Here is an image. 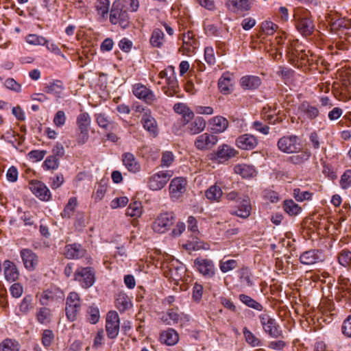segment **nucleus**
Instances as JSON below:
<instances>
[{
  "label": "nucleus",
  "instance_id": "obj_1",
  "mask_svg": "<svg viewBox=\"0 0 351 351\" xmlns=\"http://www.w3.org/2000/svg\"><path fill=\"white\" fill-rule=\"evenodd\" d=\"M293 18L296 28L302 35L308 36L313 32L315 27L308 10L298 8L294 11Z\"/></svg>",
  "mask_w": 351,
  "mask_h": 351
},
{
  "label": "nucleus",
  "instance_id": "obj_2",
  "mask_svg": "<svg viewBox=\"0 0 351 351\" xmlns=\"http://www.w3.org/2000/svg\"><path fill=\"white\" fill-rule=\"evenodd\" d=\"M326 19L332 32L341 37V34L344 33L345 40L348 39V33L346 31L351 28V20L346 17H341V14L336 11H330Z\"/></svg>",
  "mask_w": 351,
  "mask_h": 351
},
{
  "label": "nucleus",
  "instance_id": "obj_3",
  "mask_svg": "<svg viewBox=\"0 0 351 351\" xmlns=\"http://www.w3.org/2000/svg\"><path fill=\"white\" fill-rule=\"evenodd\" d=\"M110 21L113 25H119L123 29L127 28L130 23V16L124 5L120 1H114L112 3L110 14Z\"/></svg>",
  "mask_w": 351,
  "mask_h": 351
},
{
  "label": "nucleus",
  "instance_id": "obj_4",
  "mask_svg": "<svg viewBox=\"0 0 351 351\" xmlns=\"http://www.w3.org/2000/svg\"><path fill=\"white\" fill-rule=\"evenodd\" d=\"M74 280L84 289H88L95 282V271L91 267H80L74 273Z\"/></svg>",
  "mask_w": 351,
  "mask_h": 351
},
{
  "label": "nucleus",
  "instance_id": "obj_5",
  "mask_svg": "<svg viewBox=\"0 0 351 351\" xmlns=\"http://www.w3.org/2000/svg\"><path fill=\"white\" fill-rule=\"evenodd\" d=\"M173 175V171L171 170L160 171L148 178L147 186L152 191L161 190Z\"/></svg>",
  "mask_w": 351,
  "mask_h": 351
},
{
  "label": "nucleus",
  "instance_id": "obj_6",
  "mask_svg": "<svg viewBox=\"0 0 351 351\" xmlns=\"http://www.w3.org/2000/svg\"><path fill=\"white\" fill-rule=\"evenodd\" d=\"M81 310V300L76 292H71L66 298V315L69 320L74 321Z\"/></svg>",
  "mask_w": 351,
  "mask_h": 351
},
{
  "label": "nucleus",
  "instance_id": "obj_7",
  "mask_svg": "<svg viewBox=\"0 0 351 351\" xmlns=\"http://www.w3.org/2000/svg\"><path fill=\"white\" fill-rule=\"evenodd\" d=\"M259 319L264 331L270 337L276 339L282 337V332L275 319L267 313L261 314Z\"/></svg>",
  "mask_w": 351,
  "mask_h": 351
},
{
  "label": "nucleus",
  "instance_id": "obj_8",
  "mask_svg": "<svg viewBox=\"0 0 351 351\" xmlns=\"http://www.w3.org/2000/svg\"><path fill=\"white\" fill-rule=\"evenodd\" d=\"M120 329V319L118 313L115 311H110L106 315V330L109 339H115Z\"/></svg>",
  "mask_w": 351,
  "mask_h": 351
},
{
  "label": "nucleus",
  "instance_id": "obj_9",
  "mask_svg": "<svg viewBox=\"0 0 351 351\" xmlns=\"http://www.w3.org/2000/svg\"><path fill=\"white\" fill-rule=\"evenodd\" d=\"M175 221L173 213H164L160 214L153 223L152 228L154 232L164 233L173 224Z\"/></svg>",
  "mask_w": 351,
  "mask_h": 351
},
{
  "label": "nucleus",
  "instance_id": "obj_10",
  "mask_svg": "<svg viewBox=\"0 0 351 351\" xmlns=\"http://www.w3.org/2000/svg\"><path fill=\"white\" fill-rule=\"evenodd\" d=\"M278 147L285 153H295L300 149L299 138L297 136H285L278 141Z\"/></svg>",
  "mask_w": 351,
  "mask_h": 351
},
{
  "label": "nucleus",
  "instance_id": "obj_11",
  "mask_svg": "<svg viewBox=\"0 0 351 351\" xmlns=\"http://www.w3.org/2000/svg\"><path fill=\"white\" fill-rule=\"evenodd\" d=\"M32 193L39 199L47 202L51 199V192L48 187L41 181L31 180L28 186Z\"/></svg>",
  "mask_w": 351,
  "mask_h": 351
},
{
  "label": "nucleus",
  "instance_id": "obj_12",
  "mask_svg": "<svg viewBox=\"0 0 351 351\" xmlns=\"http://www.w3.org/2000/svg\"><path fill=\"white\" fill-rule=\"evenodd\" d=\"M132 92L137 98L149 105H152L157 100L153 91L142 84H134Z\"/></svg>",
  "mask_w": 351,
  "mask_h": 351
},
{
  "label": "nucleus",
  "instance_id": "obj_13",
  "mask_svg": "<svg viewBox=\"0 0 351 351\" xmlns=\"http://www.w3.org/2000/svg\"><path fill=\"white\" fill-rule=\"evenodd\" d=\"M187 186V180L182 177H177L173 178L169 184V194L171 198L178 199L186 191Z\"/></svg>",
  "mask_w": 351,
  "mask_h": 351
},
{
  "label": "nucleus",
  "instance_id": "obj_14",
  "mask_svg": "<svg viewBox=\"0 0 351 351\" xmlns=\"http://www.w3.org/2000/svg\"><path fill=\"white\" fill-rule=\"evenodd\" d=\"M217 136L204 133L197 137L195 141V146L199 150H207L213 147L217 143Z\"/></svg>",
  "mask_w": 351,
  "mask_h": 351
},
{
  "label": "nucleus",
  "instance_id": "obj_15",
  "mask_svg": "<svg viewBox=\"0 0 351 351\" xmlns=\"http://www.w3.org/2000/svg\"><path fill=\"white\" fill-rule=\"evenodd\" d=\"M144 129L147 131L149 134L156 137L158 136L159 130L156 119L153 117L149 110L145 112L141 121Z\"/></svg>",
  "mask_w": 351,
  "mask_h": 351
},
{
  "label": "nucleus",
  "instance_id": "obj_16",
  "mask_svg": "<svg viewBox=\"0 0 351 351\" xmlns=\"http://www.w3.org/2000/svg\"><path fill=\"white\" fill-rule=\"evenodd\" d=\"M324 260L322 252L311 250L303 252L300 256V261L304 265H313Z\"/></svg>",
  "mask_w": 351,
  "mask_h": 351
},
{
  "label": "nucleus",
  "instance_id": "obj_17",
  "mask_svg": "<svg viewBox=\"0 0 351 351\" xmlns=\"http://www.w3.org/2000/svg\"><path fill=\"white\" fill-rule=\"evenodd\" d=\"M236 145L239 149L251 150L257 146L258 139L254 135L245 134L236 139Z\"/></svg>",
  "mask_w": 351,
  "mask_h": 351
},
{
  "label": "nucleus",
  "instance_id": "obj_18",
  "mask_svg": "<svg viewBox=\"0 0 351 351\" xmlns=\"http://www.w3.org/2000/svg\"><path fill=\"white\" fill-rule=\"evenodd\" d=\"M194 263L198 271L204 276L210 278L215 274V266L211 260L197 258Z\"/></svg>",
  "mask_w": 351,
  "mask_h": 351
},
{
  "label": "nucleus",
  "instance_id": "obj_19",
  "mask_svg": "<svg viewBox=\"0 0 351 351\" xmlns=\"http://www.w3.org/2000/svg\"><path fill=\"white\" fill-rule=\"evenodd\" d=\"M183 123L187 125V132L193 135L199 134L204 131L206 125L205 119L202 117H193L189 121V123L184 121Z\"/></svg>",
  "mask_w": 351,
  "mask_h": 351
},
{
  "label": "nucleus",
  "instance_id": "obj_20",
  "mask_svg": "<svg viewBox=\"0 0 351 351\" xmlns=\"http://www.w3.org/2000/svg\"><path fill=\"white\" fill-rule=\"evenodd\" d=\"M86 250L79 243L66 245L64 248V255L67 258H80L84 256Z\"/></svg>",
  "mask_w": 351,
  "mask_h": 351
},
{
  "label": "nucleus",
  "instance_id": "obj_21",
  "mask_svg": "<svg viewBox=\"0 0 351 351\" xmlns=\"http://www.w3.org/2000/svg\"><path fill=\"white\" fill-rule=\"evenodd\" d=\"M38 256L30 250H23V266L29 271H34L38 265Z\"/></svg>",
  "mask_w": 351,
  "mask_h": 351
},
{
  "label": "nucleus",
  "instance_id": "obj_22",
  "mask_svg": "<svg viewBox=\"0 0 351 351\" xmlns=\"http://www.w3.org/2000/svg\"><path fill=\"white\" fill-rule=\"evenodd\" d=\"M261 84V80L258 76L245 75L241 78L240 85L244 90H254Z\"/></svg>",
  "mask_w": 351,
  "mask_h": 351
},
{
  "label": "nucleus",
  "instance_id": "obj_23",
  "mask_svg": "<svg viewBox=\"0 0 351 351\" xmlns=\"http://www.w3.org/2000/svg\"><path fill=\"white\" fill-rule=\"evenodd\" d=\"M122 160L123 165L129 171L136 173L140 171L141 165L132 154L129 152L123 154Z\"/></svg>",
  "mask_w": 351,
  "mask_h": 351
},
{
  "label": "nucleus",
  "instance_id": "obj_24",
  "mask_svg": "<svg viewBox=\"0 0 351 351\" xmlns=\"http://www.w3.org/2000/svg\"><path fill=\"white\" fill-rule=\"evenodd\" d=\"M298 110L309 119H315L319 114V109L308 101H303L299 106Z\"/></svg>",
  "mask_w": 351,
  "mask_h": 351
},
{
  "label": "nucleus",
  "instance_id": "obj_25",
  "mask_svg": "<svg viewBox=\"0 0 351 351\" xmlns=\"http://www.w3.org/2000/svg\"><path fill=\"white\" fill-rule=\"evenodd\" d=\"M160 340L162 343L167 346H173L178 342L179 336L175 330L169 328L167 330H163L160 333Z\"/></svg>",
  "mask_w": 351,
  "mask_h": 351
},
{
  "label": "nucleus",
  "instance_id": "obj_26",
  "mask_svg": "<svg viewBox=\"0 0 351 351\" xmlns=\"http://www.w3.org/2000/svg\"><path fill=\"white\" fill-rule=\"evenodd\" d=\"M211 130L214 133H221L228 127V121L223 117L217 116L210 121Z\"/></svg>",
  "mask_w": 351,
  "mask_h": 351
},
{
  "label": "nucleus",
  "instance_id": "obj_27",
  "mask_svg": "<svg viewBox=\"0 0 351 351\" xmlns=\"http://www.w3.org/2000/svg\"><path fill=\"white\" fill-rule=\"evenodd\" d=\"M4 275L5 278L10 281H15L19 276V271L16 265L10 261H5L3 263Z\"/></svg>",
  "mask_w": 351,
  "mask_h": 351
},
{
  "label": "nucleus",
  "instance_id": "obj_28",
  "mask_svg": "<svg viewBox=\"0 0 351 351\" xmlns=\"http://www.w3.org/2000/svg\"><path fill=\"white\" fill-rule=\"evenodd\" d=\"M63 90V84L60 80H56L46 84L44 87V91L48 94H53L57 98L62 97Z\"/></svg>",
  "mask_w": 351,
  "mask_h": 351
},
{
  "label": "nucleus",
  "instance_id": "obj_29",
  "mask_svg": "<svg viewBox=\"0 0 351 351\" xmlns=\"http://www.w3.org/2000/svg\"><path fill=\"white\" fill-rule=\"evenodd\" d=\"M174 111L182 116L183 122L189 123L194 117L193 112L184 104L177 103L173 106Z\"/></svg>",
  "mask_w": 351,
  "mask_h": 351
},
{
  "label": "nucleus",
  "instance_id": "obj_30",
  "mask_svg": "<svg viewBox=\"0 0 351 351\" xmlns=\"http://www.w3.org/2000/svg\"><path fill=\"white\" fill-rule=\"evenodd\" d=\"M223 195V191L220 186L215 184L210 186L205 191V196L210 202H219Z\"/></svg>",
  "mask_w": 351,
  "mask_h": 351
},
{
  "label": "nucleus",
  "instance_id": "obj_31",
  "mask_svg": "<svg viewBox=\"0 0 351 351\" xmlns=\"http://www.w3.org/2000/svg\"><path fill=\"white\" fill-rule=\"evenodd\" d=\"M234 171L236 173L241 175L243 178H252L256 175V170L254 167L246 164L235 165Z\"/></svg>",
  "mask_w": 351,
  "mask_h": 351
},
{
  "label": "nucleus",
  "instance_id": "obj_32",
  "mask_svg": "<svg viewBox=\"0 0 351 351\" xmlns=\"http://www.w3.org/2000/svg\"><path fill=\"white\" fill-rule=\"evenodd\" d=\"M115 302L116 306L120 312H124L132 305L129 297L123 292L117 294Z\"/></svg>",
  "mask_w": 351,
  "mask_h": 351
},
{
  "label": "nucleus",
  "instance_id": "obj_33",
  "mask_svg": "<svg viewBox=\"0 0 351 351\" xmlns=\"http://www.w3.org/2000/svg\"><path fill=\"white\" fill-rule=\"evenodd\" d=\"M149 43L153 47L161 48L165 43V34L160 29H154L152 33Z\"/></svg>",
  "mask_w": 351,
  "mask_h": 351
},
{
  "label": "nucleus",
  "instance_id": "obj_34",
  "mask_svg": "<svg viewBox=\"0 0 351 351\" xmlns=\"http://www.w3.org/2000/svg\"><path fill=\"white\" fill-rule=\"evenodd\" d=\"M237 152L228 146V145L223 144L219 147L216 153L217 158L221 160H226L229 158L235 156Z\"/></svg>",
  "mask_w": 351,
  "mask_h": 351
},
{
  "label": "nucleus",
  "instance_id": "obj_35",
  "mask_svg": "<svg viewBox=\"0 0 351 351\" xmlns=\"http://www.w3.org/2000/svg\"><path fill=\"white\" fill-rule=\"evenodd\" d=\"M91 119L88 112H84L80 113L76 120L78 130L89 131Z\"/></svg>",
  "mask_w": 351,
  "mask_h": 351
},
{
  "label": "nucleus",
  "instance_id": "obj_36",
  "mask_svg": "<svg viewBox=\"0 0 351 351\" xmlns=\"http://www.w3.org/2000/svg\"><path fill=\"white\" fill-rule=\"evenodd\" d=\"M240 301L249 308H252L258 311L263 309V305L250 296L245 294H240L239 296Z\"/></svg>",
  "mask_w": 351,
  "mask_h": 351
},
{
  "label": "nucleus",
  "instance_id": "obj_37",
  "mask_svg": "<svg viewBox=\"0 0 351 351\" xmlns=\"http://www.w3.org/2000/svg\"><path fill=\"white\" fill-rule=\"evenodd\" d=\"M77 199L75 197H72L69 199L68 203L65 206L63 211L61 213V216L63 218H71L77 208Z\"/></svg>",
  "mask_w": 351,
  "mask_h": 351
},
{
  "label": "nucleus",
  "instance_id": "obj_38",
  "mask_svg": "<svg viewBox=\"0 0 351 351\" xmlns=\"http://www.w3.org/2000/svg\"><path fill=\"white\" fill-rule=\"evenodd\" d=\"M143 213V206L140 202L135 201L130 204L126 210V215L132 217H140Z\"/></svg>",
  "mask_w": 351,
  "mask_h": 351
},
{
  "label": "nucleus",
  "instance_id": "obj_39",
  "mask_svg": "<svg viewBox=\"0 0 351 351\" xmlns=\"http://www.w3.org/2000/svg\"><path fill=\"white\" fill-rule=\"evenodd\" d=\"M283 208L289 215L295 216L299 214L302 208L292 199H287L284 202Z\"/></svg>",
  "mask_w": 351,
  "mask_h": 351
},
{
  "label": "nucleus",
  "instance_id": "obj_40",
  "mask_svg": "<svg viewBox=\"0 0 351 351\" xmlns=\"http://www.w3.org/2000/svg\"><path fill=\"white\" fill-rule=\"evenodd\" d=\"M95 119L97 125L106 130H110L112 128L114 123L111 121L107 115L104 113H98L95 114Z\"/></svg>",
  "mask_w": 351,
  "mask_h": 351
},
{
  "label": "nucleus",
  "instance_id": "obj_41",
  "mask_svg": "<svg viewBox=\"0 0 351 351\" xmlns=\"http://www.w3.org/2000/svg\"><path fill=\"white\" fill-rule=\"evenodd\" d=\"M218 87L223 95L230 94L232 92L231 78L225 75L221 77L218 82Z\"/></svg>",
  "mask_w": 351,
  "mask_h": 351
},
{
  "label": "nucleus",
  "instance_id": "obj_42",
  "mask_svg": "<svg viewBox=\"0 0 351 351\" xmlns=\"http://www.w3.org/2000/svg\"><path fill=\"white\" fill-rule=\"evenodd\" d=\"M180 319V315L174 309H169L167 313L161 318L162 322L167 325L178 324Z\"/></svg>",
  "mask_w": 351,
  "mask_h": 351
},
{
  "label": "nucleus",
  "instance_id": "obj_43",
  "mask_svg": "<svg viewBox=\"0 0 351 351\" xmlns=\"http://www.w3.org/2000/svg\"><path fill=\"white\" fill-rule=\"evenodd\" d=\"M311 155V152L308 149H305L289 157V160L295 165H300L308 160Z\"/></svg>",
  "mask_w": 351,
  "mask_h": 351
},
{
  "label": "nucleus",
  "instance_id": "obj_44",
  "mask_svg": "<svg viewBox=\"0 0 351 351\" xmlns=\"http://www.w3.org/2000/svg\"><path fill=\"white\" fill-rule=\"evenodd\" d=\"M20 347L18 341L6 339L0 343V351H19Z\"/></svg>",
  "mask_w": 351,
  "mask_h": 351
},
{
  "label": "nucleus",
  "instance_id": "obj_45",
  "mask_svg": "<svg viewBox=\"0 0 351 351\" xmlns=\"http://www.w3.org/2000/svg\"><path fill=\"white\" fill-rule=\"evenodd\" d=\"M38 321L43 324H49L51 320V311L47 307H43L37 313Z\"/></svg>",
  "mask_w": 351,
  "mask_h": 351
},
{
  "label": "nucleus",
  "instance_id": "obj_46",
  "mask_svg": "<svg viewBox=\"0 0 351 351\" xmlns=\"http://www.w3.org/2000/svg\"><path fill=\"white\" fill-rule=\"evenodd\" d=\"M243 333L245 337L246 342L252 347H257L261 346V341L255 335H254L250 330L245 327L243 330Z\"/></svg>",
  "mask_w": 351,
  "mask_h": 351
},
{
  "label": "nucleus",
  "instance_id": "obj_47",
  "mask_svg": "<svg viewBox=\"0 0 351 351\" xmlns=\"http://www.w3.org/2000/svg\"><path fill=\"white\" fill-rule=\"evenodd\" d=\"M226 4L228 7L232 6L234 9L245 11L250 9L249 0H228Z\"/></svg>",
  "mask_w": 351,
  "mask_h": 351
},
{
  "label": "nucleus",
  "instance_id": "obj_48",
  "mask_svg": "<svg viewBox=\"0 0 351 351\" xmlns=\"http://www.w3.org/2000/svg\"><path fill=\"white\" fill-rule=\"evenodd\" d=\"M251 209V206L249 202L243 200L238 210L234 212V214L240 217L247 218L250 215Z\"/></svg>",
  "mask_w": 351,
  "mask_h": 351
},
{
  "label": "nucleus",
  "instance_id": "obj_49",
  "mask_svg": "<svg viewBox=\"0 0 351 351\" xmlns=\"http://www.w3.org/2000/svg\"><path fill=\"white\" fill-rule=\"evenodd\" d=\"M60 165L59 159L56 156H49L43 162V168L45 170H56Z\"/></svg>",
  "mask_w": 351,
  "mask_h": 351
},
{
  "label": "nucleus",
  "instance_id": "obj_50",
  "mask_svg": "<svg viewBox=\"0 0 351 351\" xmlns=\"http://www.w3.org/2000/svg\"><path fill=\"white\" fill-rule=\"evenodd\" d=\"M110 6L109 0H97L95 2V8L99 14L102 17L107 15Z\"/></svg>",
  "mask_w": 351,
  "mask_h": 351
},
{
  "label": "nucleus",
  "instance_id": "obj_51",
  "mask_svg": "<svg viewBox=\"0 0 351 351\" xmlns=\"http://www.w3.org/2000/svg\"><path fill=\"white\" fill-rule=\"evenodd\" d=\"M168 71L169 72V76L166 79V83L171 90L175 91V89L179 88V86L175 75L174 67L172 66H168Z\"/></svg>",
  "mask_w": 351,
  "mask_h": 351
},
{
  "label": "nucleus",
  "instance_id": "obj_52",
  "mask_svg": "<svg viewBox=\"0 0 351 351\" xmlns=\"http://www.w3.org/2000/svg\"><path fill=\"white\" fill-rule=\"evenodd\" d=\"M26 42L33 45H44L48 43V40L37 34H29L26 36Z\"/></svg>",
  "mask_w": 351,
  "mask_h": 351
},
{
  "label": "nucleus",
  "instance_id": "obj_53",
  "mask_svg": "<svg viewBox=\"0 0 351 351\" xmlns=\"http://www.w3.org/2000/svg\"><path fill=\"white\" fill-rule=\"evenodd\" d=\"M239 274L241 282H245L248 287H252L254 285V283L251 280L252 273L247 267H243L239 270Z\"/></svg>",
  "mask_w": 351,
  "mask_h": 351
},
{
  "label": "nucleus",
  "instance_id": "obj_54",
  "mask_svg": "<svg viewBox=\"0 0 351 351\" xmlns=\"http://www.w3.org/2000/svg\"><path fill=\"white\" fill-rule=\"evenodd\" d=\"M88 321L93 324L97 323L99 320L100 315L98 308L95 306H89L87 310Z\"/></svg>",
  "mask_w": 351,
  "mask_h": 351
},
{
  "label": "nucleus",
  "instance_id": "obj_55",
  "mask_svg": "<svg viewBox=\"0 0 351 351\" xmlns=\"http://www.w3.org/2000/svg\"><path fill=\"white\" fill-rule=\"evenodd\" d=\"M238 263L236 260H228L224 261L223 259L219 262V267L223 273H226L237 267Z\"/></svg>",
  "mask_w": 351,
  "mask_h": 351
},
{
  "label": "nucleus",
  "instance_id": "obj_56",
  "mask_svg": "<svg viewBox=\"0 0 351 351\" xmlns=\"http://www.w3.org/2000/svg\"><path fill=\"white\" fill-rule=\"evenodd\" d=\"M338 261L343 267L350 266L351 265V252L343 250L339 254Z\"/></svg>",
  "mask_w": 351,
  "mask_h": 351
},
{
  "label": "nucleus",
  "instance_id": "obj_57",
  "mask_svg": "<svg viewBox=\"0 0 351 351\" xmlns=\"http://www.w3.org/2000/svg\"><path fill=\"white\" fill-rule=\"evenodd\" d=\"M312 195L313 194L308 191H301L300 188H295L293 189V196L298 202L308 200L311 198Z\"/></svg>",
  "mask_w": 351,
  "mask_h": 351
},
{
  "label": "nucleus",
  "instance_id": "obj_58",
  "mask_svg": "<svg viewBox=\"0 0 351 351\" xmlns=\"http://www.w3.org/2000/svg\"><path fill=\"white\" fill-rule=\"evenodd\" d=\"M339 183L343 189H347L351 186V169L345 171L341 177Z\"/></svg>",
  "mask_w": 351,
  "mask_h": 351
},
{
  "label": "nucleus",
  "instance_id": "obj_59",
  "mask_svg": "<svg viewBox=\"0 0 351 351\" xmlns=\"http://www.w3.org/2000/svg\"><path fill=\"white\" fill-rule=\"evenodd\" d=\"M174 161V156L171 152H165L162 153L160 166L162 167H169Z\"/></svg>",
  "mask_w": 351,
  "mask_h": 351
},
{
  "label": "nucleus",
  "instance_id": "obj_60",
  "mask_svg": "<svg viewBox=\"0 0 351 351\" xmlns=\"http://www.w3.org/2000/svg\"><path fill=\"white\" fill-rule=\"evenodd\" d=\"M278 28V25L271 21H265L261 25L263 32L267 35H272Z\"/></svg>",
  "mask_w": 351,
  "mask_h": 351
},
{
  "label": "nucleus",
  "instance_id": "obj_61",
  "mask_svg": "<svg viewBox=\"0 0 351 351\" xmlns=\"http://www.w3.org/2000/svg\"><path fill=\"white\" fill-rule=\"evenodd\" d=\"M46 154L47 151L45 150H32L28 154L27 157L32 162H38L42 160Z\"/></svg>",
  "mask_w": 351,
  "mask_h": 351
},
{
  "label": "nucleus",
  "instance_id": "obj_62",
  "mask_svg": "<svg viewBox=\"0 0 351 351\" xmlns=\"http://www.w3.org/2000/svg\"><path fill=\"white\" fill-rule=\"evenodd\" d=\"M54 338L53 333L51 330H45L43 333L42 342L45 347L51 346Z\"/></svg>",
  "mask_w": 351,
  "mask_h": 351
},
{
  "label": "nucleus",
  "instance_id": "obj_63",
  "mask_svg": "<svg viewBox=\"0 0 351 351\" xmlns=\"http://www.w3.org/2000/svg\"><path fill=\"white\" fill-rule=\"evenodd\" d=\"M66 115L63 110H58L53 118V123L57 127H62L65 124Z\"/></svg>",
  "mask_w": 351,
  "mask_h": 351
},
{
  "label": "nucleus",
  "instance_id": "obj_64",
  "mask_svg": "<svg viewBox=\"0 0 351 351\" xmlns=\"http://www.w3.org/2000/svg\"><path fill=\"white\" fill-rule=\"evenodd\" d=\"M342 332L346 336L351 337V315L343 322Z\"/></svg>",
  "mask_w": 351,
  "mask_h": 351
}]
</instances>
